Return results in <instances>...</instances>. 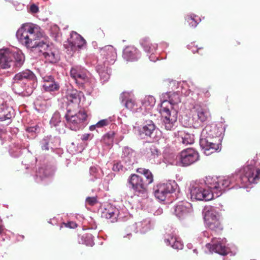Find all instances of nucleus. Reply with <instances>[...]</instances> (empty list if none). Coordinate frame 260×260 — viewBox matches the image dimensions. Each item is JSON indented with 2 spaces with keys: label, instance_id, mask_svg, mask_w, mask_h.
<instances>
[{
  "label": "nucleus",
  "instance_id": "obj_38",
  "mask_svg": "<svg viewBox=\"0 0 260 260\" xmlns=\"http://www.w3.org/2000/svg\"><path fill=\"white\" fill-rule=\"evenodd\" d=\"M101 170L95 167H91L89 169V174L91 176L90 180L93 181L95 179L100 178L101 177Z\"/></svg>",
  "mask_w": 260,
  "mask_h": 260
},
{
  "label": "nucleus",
  "instance_id": "obj_1",
  "mask_svg": "<svg viewBox=\"0 0 260 260\" xmlns=\"http://www.w3.org/2000/svg\"><path fill=\"white\" fill-rule=\"evenodd\" d=\"M206 177L205 185L198 181H192L188 188L192 201H210L214 197L217 198L222 194L229 186L233 179L237 183H241L240 187L245 188L251 183H256L260 179V169L252 163L241 168L233 177Z\"/></svg>",
  "mask_w": 260,
  "mask_h": 260
},
{
  "label": "nucleus",
  "instance_id": "obj_52",
  "mask_svg": "<svg viewBox=\"0 0 260 260\" xmlns=\"http://www.w3.org/2000/svg\"><path fill=\"white\" fill-rule=\"evenodd\" d=\"M96 128H98V127H96V124H95L91 125L89 127V129L92 131L95 129Z\"/></svg>",
  "mask_w": 260,
  "mask_h": 260
},
{
  "label": "nucleus",
  "instance_id": "obj_9",
  "mask_svg": "<svg viewBox=\"0 0 260 260\" xmlns=\"http://www.w3.org/2000/svg\"><path fill=\"white\" fill-rule=\"evenodd\" d=\"M147 185L141 177L135 174H132L127 179V186L138 196H145Z\"/></svg>",
  "mask_w": 260,
  "mask_h": 260
},
{
  "label": "nucleus",
  "instance_id": "obj_43",
  "mask_svg": "<svg viewBox=\"0 0 260 260\" xmlns=\"http://www.w3.org/2000/svg\"><path fill=\"white\" fill-rule=\"evenodd\" d=\"M112 169L114 171H119L120 170L123 171V170H126L125 168V165L121 162V161L114 164Z\"/></svg>",
  "mask_w": 260,
  "mask_h": 260
},
{
  "label": "nucleus",
  "instance_id": "obj_40",
  "mask_svg": "<svg viewBox=\"0 0 260 260\" xmlns=\"http://www.w3.org/2000/svg\"><path fill=\"white\" fill-rule=\"evenodd\" d=\"M197 16L194 15V14H191L188 15L187 17L186 18V20L188 22L189 25L191 27H196L198 22H197Z\"/></svg>",
  "mask_w": 260,
  "mask_h": 260
},
{
  "label": "nucleus",
  "instance_id": "obj_36",
  "mask_svg": "<svg viewBox=\"0 0 260 260\" xmlns=\"http://www.w3.org/2000/svg\"><path fill=\"white\" fill-rule=\"evenodd\" d=\"M78 242L80 244L92 246L94 244L93 236L91 234H85L79 236Z\"/></svg>",
  "mask_w": 260,
  "mask_h": 260
},
{
  "label": "nucleus",
  "instance_id": "obj_44",
  "mask_svg": "<svg viewBox=\"0 0 260 260\" xmlns=\"http://www.w3.org/2000/svg\"><path fill=\"white\" fill-rule=\"evenodd\" d=\"M10 155L14 157H18L21 154V150L19 148L11 149L9 151Z\"/></svg>",
  "mask_w": 260,
  "mask_h": 260
},
{
  "label": "nucleus",
  "instance_id": "obj_2",
  "mask_svg": "<svg viewBox=\"0 0 260 260\" xmlns=\"http://www.w3.org/2000/svg\"><path fill=\"white\" fill-rule=\"evenodd\" d=\"M16 36L18 41L27 48H31L36 52L42 54L45 61L55 63L59 60L58 50L43 40L40 28L32 23H25L22 25L16 32Z\"/></svg>",
  "mask_w": 260,
  "mask_h": 260
},
{
  "label": "nucleus",
  "instance_id": "obj_12",
  "mask_svg": "<svg viewBox=\"0 0 260 260\" xmlns=\"http://www.w3.org/2000/svg\"><path fill=\"white\" fill-rule=\"evenodd\" d=\"M40 74L43 81V89L47 92H54L60 88L59 83L50 74H47L44 70L40 71Z\"/></svg>",
  "mask_w": 260,
  "mask_h": 260
},
{
  "label": "nucleus",
  "instance_id": "obj_19",
  "mask_svg": "<svg viewBox=\"0 0 260 260\" xmlns=\"http://www.w3.org/2000/svg\"><path fill=\"white\" fill-rule=\"evenodd\" d=\"M134 153L133 150L128 147H124L122 149L121 162L125 165L126 170L131 169L135 163V159Z\"/></svg>",
  "mask_w": 260,
  "mask_h": 260
},
{
  "label": "nucleus",
  "instance_id": "obj_24",
  "mask_svg": "<svg viewBox=\"0 0 260 260\" xmlns=\"http://www.w3.org/2000/svg\"><path fill=\"white\" fill-rule=\"evenodd\" d=\"M82 96H83L82 92L73 88L72 86H69L66 90L65 97L69 103L78 105Z\"/></svg>",
  "mask_w": 260,
  "mask_h": 260
},
{
  "label": "nucleus",
  "instance_id": "obj_49",
  "mask_svg": "<svg viewBox=\"0 0 260 260\" xmlns=\"http://www.w3.org/2000/svg\"><path fill=\"white\" fill-rule=\"evenodd\" d=\"M91 135L89 134H85L83 135L81 137V139L82 141H87L90 139Z\"/></svg>",
  "mask_w": 260,
  "mask_h": 260
},
{
  "label": "nucleus",
  "instance_id": "obj_22",
  "mask_svg": "<svg viewBox=\"0 0 260 260\" xmlns=\"http://www.w3.org/2000/svg\"><path fill=\"white\" fill-rule=\"evenodd\" d=\"M192 211L191 205L187 202H181L174 208V213L179 218H183Z\"/></svg>",
  "mask_w": 260,
  "mask_h": 260
},
{
  "label": "nucleus",
  "instance_id": "obj_50",
  "mask_svg": "<svg viewBox=\"0 0 260 260\" xmlns=\"http://www.w3.org/2000/svg\"><path fill=\"white\" fill-rule=\"evenodd\" d=\"M65 225L66 226L70 228H74L76 225V223L73 222H69L67 223H65Z\"/></svg>",
  "mask_w": 260,
  "mask_h": 260
},
{
  "label": "nucleus",
  "instance_id": "obj_11",
  "mask_svg": "<svg viewBox=\"0 0 260 260\" xmlns=\"http://www.w3.org/2000/svg\"><path fill=\"white\" fill-rule=\"evenodd\" d=\"M177 188L175 181L157 185L154 188V194L156 199L164 201L168 194L173 193Z\"/></svg>",
  "mask_w": 260,
  "mask_h": 260
},
{
  "label": "nucleus",
  "instance_id": "obj_32",
  "mask_svg": "<svg viewBox=\"0 0 260 260\" xmlns=\"http://www.w3.org/2000/svg\"><path fill=\"white\" fill-rule=\"evenodd\" d=\"M54 173V169L52 167L43 166L40 167L36 173V176L42 180L44 178L52 176Z\"/></svg>",
  "mask_w": 260,
  "mask_h": 260
},
{
  "label": "nucleus",
  "instance_id": "obj_3",
  "mask_svg": "<svg viewBox=\"0 0 260 260\" xmlns=\"http://www.w3.org/2000/svg\"><path fill=\"white\" fill-rule=\"evenodd\" d=\"M38 85L35 74L29 70H25L16 74L13 78L12 89L17 94L29 95Z\"/></svg>",
  "mask_w": 260,
  "mask_h": 260
},
{
  "label": "nucleus",
  "instance_id": "obj_26",
  "mask_svg": "<svg viewBox=\"0 0 260 260\" xmlns=\"http://www.w3.org/2000/svg\"><path fill=\"white\" fill-rule=\"evenodd\" d=\"M108 66L99 62L96 67V70L99 73L102 82L107 81L110 78L111 71Z\"/></svg>",
  "mask_w": 260,
  "mask_h": 260
},
{
  "label": "nucleus",
  "instance_id": "obj_30",
  "mask_svg": "<svg viewBox=\"0 0 260 260\" xmlns=\"http://www.w3.org/2000/svg\"><path fill=\"white\" fill-rule=\"evenodd\" d=\"M14 116V111L12 107L2 106L0 107V121L10 120Z\"/></svg>",
  "mask_w": 260,
  "mask_h": 260
},
{
  "label": "nucleus",
  "instance_id": "obj_29",
  "mask_svg": "<svg viewBox=\"0 0 260 260\" xmlns=\"http://www.w3.org/2000/svg\"><path fill=\"white\" fill-rule=\"evenodd\" d=\"M118 212L117 209L109 205L102 212V216L111 219V221L114 222L117 220Z\"/></svg>",
  "mask_w": 260,
  "mask_h": 260
},
{
  "label": "nucleus",
  "instance_id": "obj_31",
  "mask_svg": "<svg viewBox=\"0 0 260 260\" xmlns=\"http://www.w3.org/2000/svg\"><path fill=\"white\" fill-rule=\"evenodd\" d=\"M178 140L184 145L192 144L194 142V136L185 131H181L178 132Z\"/></svg>",
  "mask_w": 260,
  "mask_h": 260
},
{
  "label": "nucleus",
  "instance_id": "obj_4",
  "mask_svg": "<svg viewBox=\"0 0 260 260\" xmlns=\"http://www.w3.org/2000/svg\"><path fill=\"white\" fill-rule=\"evenodd\" d=\"M216 125H208L203 129L200 139V145L206 155L220 151L221 144L218 142L220 135Z\"/></svg>",
  "mask_w": 260,
  "mask_h": 260
},
{
  "label": "nucleus",
  "instance_id": "obj_33",
  "mask_svg": "<svg viewBox=\"0 0 260 260\" xmlns=\"http://www.w3.org/2000/svg\"><path fill=\"white\" fill-rule=\"evenodd\" d=\"M165 96H167L169 99V103L168 105L170 108V110L173 109V106H174L181 102L179 94L178 92H173L171 93H165Z\"/></svg>",
  "mask_w": 260,
  "mask_h": 260
},
{
  "label": "nucleus",
  "instance_id": "obj_15",
  "mask_svg": "<svg viewBox=\"0 0 260 260\" xmlns=\"http://www.w3.org/2000/svg\"><path fill=\"white\" fill-rule=\"evenodd\" d=\"M183 166H188L199 159V154L192 148H187L182 150L179 158Z\"/></svg>",
  "mask_w": 260,
  "mask_h": 260
},
{
  "label": "nucleus",
  "instance_id": "obj_7",
  "mask_svg": "<svg viewBox=\"0 0 260 260\" xmlns=\"http://www.w3.org/2000/svg\"><path fill=\"white\" fill-rule=\"evenodd\" d=\"M64 117L67 120V125L71 129L76 131L83 127V122L86 119L87 114L84 111H80L73 114L70 110H68Z\"/></svg>",
  "mask_w": 260,
  "mask_h": 260
},
{
  "label": "nucleus",
  "instance_id": "obj_37",
  "mask_svg": "<svg viewBox=\"0 0 260 260\" xmlns=\"http://www.w3.org/2000/svg\"><path fill=\"white\" fill-rule=\"evenodd\" d=\"M155 103V98L151 95L146 96L141 101V104L145 109H149L153 107Z\"/></svg>",
  "mask_w": 260,
  "mask_h": 260
},
{
  "label": "nucleus",
  "instance_id": "obj_41",
  "mask_svg": "<svg viewBox=\"0 0 260 260\" xmlns=\"http://www.w3.org/2000/svg\"><path fill=\"white\" fill-rule=\"evenodd\" d=\"M149 212L155 216L159 215L162 213V209L157 205H153L149 209Z\"/></svg>",
  "mask_w": 260,
  "mask_h": 260
},
{
  "label": "nucleus",
  "instance_id": "obj_55",
  "mask_svg": "<svg viewBox=\"0 0 260 260\" xmlns=\"http://www.w3.org/2000/svg\"><path fill=\"white\" fill-rule=\"evenodd\" d=\"M127 235L128 236H129L130 235H131V233H129V234H127Z\"/></svg>",
  "mask_w": 260,
  "mask_h": 260
},
{
  "label": "nucleus",
  "instance_id": "obj_6",
  "mask_svg": "<svg viewBox=\"0 0 260 260\" xmlns=\"http://www.w3.org/2000/svg\"><path fill=\"white\" fill-rule=\"evenodd\" d=\"M24 60V55L20 51L11 52L8 49L0 50L1 68L6 69L12 66L20 68L23 65Z\"/></svg>",
  "mask_w": 260,
  "mask_h": 260
},
{
  "label": "nucleus",
  "instance_id": "obj_48",
  "mask_svg": "<svg viewBox=\"0 0 260 260\" xmlns=\"http://www.w3.org/2000/svg\"><path fill=\"white\" fill-rule=\"evenodd\" d=\"M38 7L35 4L30 6V10L33 13H36L38 11Z\"/></svg>",
  "mask_w": 260,
  "mask_h": 260
},
{
  "label": "nucleus",
  "instance_id": "obj_34",
  "mask_svg": "<svg viewBox=\"0 0 260 260\" xmlns=\"http://www.w3.org/2000/svg\"><path fill=\"white\" fill-rule=\"evenodd\" d=\"M137 172L143 175L145 177V180L144 181L145 183L148 185L153 182V176L149 170L145 168H140L137 169Z\"/></svg>",
  "mask_w": 260,
  "mask_h": 260
},
{
  "label": "nucleus",
  "instance_id": "obj_23",
  "mask_svg": "<svg viewBox=\"0 0 260 260\" xmlns=\"http://www.w3.org/2000/svg\"><path fill=\"white\" fill-rule=\"evenodd\" d=\"M60 141L58 137L47 136L41 141L42 150H48L50 148L53 149L60 145Z\"/></svg>",
  "mask_w": 260,
  "mask_h": 260
},
{
  "label": "nucleus",
  "instance_id": "obj_8",
  "mask_svg": "<svg viewBox=\"0 0 260 260\" xmlns=\"http://www.w3.org/2000/svg\"><path fill=\"white\" fill-rule=\"evenodd\" d=\"M204 220L206 226L215 233H219L223 230L219 220V215L213 210L206 211Z\"/></svg>",
  "mask_w": 260,
  "mask_h": 260
},
{
  "label": "nucleus",
  "instance_id": "obj_5",
  "mask_svg": "<svg viewBox=\"0 0 260 260\" xmlns=\"http://www.w3.org/2000/svg\"><path fill=\"white\" fill-rule=\"evenodd\" d=\"M165 93L162 94L160 96L161 105L160 112L162 115V126L167 131H172L176 126L175 124L177 119V112L174 110H170L168 105L169 99Z\"/></svg>",
  "mask_w": 260,
  "mask_h": 260
},
{
  "label": "nucleus",
  "instance_id": "obj_16",
  "mask_svg": "<svg viewBox=\"0 0 260 260\" xmlns=\"http://www.w3.org/2000/svg\"><path fill=\"white\" fill-rule=\"evenodd\" d=\"M134 129L138 131L139 135L142 138H153L157 131L155 124L151 120H146L142 127L135 126Z\"/></svg>",
  "mask_w": 260,
  "mask_h": 260
},
{
  "label": "nucleus",
  "instance_id": "obj_27",
  "mask_svg": "<svg viewBox=\"0 0 260 260\" xmlns=\"http://www.w3.org/2000/svg\"><path fill=\"white\" fill-rule=\"evenodd\" d=\"M193 109L195 112L194 118H196L197 116L198 120L202 122L205 121L209 116L208 110L200 105H194Z\"/></svg>",
  "mask_w": 260,
  "mask_h": 260
},
{
  "label": "nucleus",
  "instance_id": "obj_13",
  "mask_svg": "<svg viewBox=\"0 0 260 260\" xmlns=\"http://www.w3.org/2000/svg\"><path fill=\"white\" fill-rule=\"evenodd\" d=\"M226 240L225 239L214 238L211 242L206 245V247L211 252H214L220 255H225L229 253L230 249L225 246Z\"/></svg>",
  "mask_w": 260,
  "mask_h": 260
},
{
  "label": "nucleus",
  "instance_id": "obj_57",
  "mask_svg": "<svg viewBox=\"0 0 260 260\" xmlns=\"http://www.w3.org/2000/svg\"><path fill=\"white\" fill-rule=\"evenodd\" d=\"M192 52H193V53H195V51H194V50H192Z\"/></svg>",
  "mask_w": 260,
  "mask_h": 260
},
{
  "label": "nucleus",
  "instance_id": "obj_28",
  "mask_svg": "<svg viewBox=\"0 0 260 260\" xmlns=\"http://www.w3.org/2000/svg\"><path fill=\"white\" fill-rule=\"evenodd\" d=\"M164 241L166 245H170L174 249H182L183 248V245L182 243L173 235H166Z\"/></svg>",
  "mask_w": 260,
  "mask_h": 260
},
{
  "label": "nucleus",
  "instance_id": "obj_17",
  "mask_svg": "<svg viewBox=\"0 0 260 260\" xmlns=\"http://www.w3.org/2000/svg\"><path fill=\"white\" fill-rule=\"evenodd\" d=\"M145 157L151 164H160L162 160L161 151L154 145H150L146 148Z\"/></svg>",
  "mask_w": 260,
  "mask_h": 260
},
{
  "label": "nucleus",
  "instance_id": "obj_20",
  "mask_svg": "<svg viewBox=\"0 0 260 260\" xmlns=\"http://www.w3.org/2000/svg\"><path fill=\"white\" fill-rule=\"evenodd\" d=\"M151 226V220L149 218H147L129 226L127 228V231H133L136 233L138 232L141 233H145L149 230Z\"/></svg>",
  "mask_w": 260,
  "mask_h": 260
},
{
  "label": "nucleus",
  "instance_id": "obj_35",
  "mask_svg": "<svg viewBox=\"0 0 260 260\" xmlns=\"http://www.w3.org/2000/svg\"><path fill=\"white\" fill-rule=\"evenodd\" d=\"M141 44L145 51L148 53L153 54L157 46L156 44L150 43L148 39H144L141 42Z\"/></svg>",
  "mask_w": 260,
  "mask_h": 260
},
{
  "label": "nucleus",
  "instance_id": "obj_10",
  "mask_svg": "<svg viewBox=\"0 0 260 260\" xmlns=\"http://www.w3.org/2000/svg\"><path fill=\"white\" fill-rule=\"evenodd\" d=\"M70 74L79 87L83 88L85 84L89 82V79L87 75V71L81 66H73L70 70Z\"/></svg>",
  "mask_w": 260,
  "mask_h": 260
},
{
  "label": "nucleus",
  "instance_id": "obj_42",
  "mask_svg": "<svg viewBox=\"0 0 260 260\" xmlns=\"http://www.w3.org/2000/svg\"><path fill=\"white\" fill-rule=\"evenodd\" d=\"M114 136V133L113 132H110L104 136L103 140L106 143H112L113 141Z\"/></svg>",
  "mask_w": 260,
  "mask_h": 260
},
{
  "label": "nucleus",
  "instance_id": "obj_18",
  "mask_svg": "<svg viewBox=\"0 0 260 260\" xmlns=\"http://www.w3.org/2000/svg\"><path fill=\"white\" fill-rule=\"evenodd\" d=\"M85 44V40L80 35L72 31L71 34V38L69 40L68 51H69L70 48L71 51L75 52L78 49L83 48Z\"/></svg>",
  "mask_w": 260,
  "mask_h": 260
},
{
  "label": "nucleus",
  "instance_id": "obj_39",
  "mask_svg": "<svg viewBox=\"0 0 260 260\" xmlns=\"http://www.w3.org/2000/svg\"><path fill=\"white\" fill-rule=\"evenodd\" d=\"M60 123V115L58 112L54 113L50 121V123L51 126L56 127L57 126L59 125Z\"/></svg>",
  "mask_w": 260,
  "mask_h": 260
},
{
  "label": "nucleus",
  "instance_id": "obj_46",
  "mask_svg": "<svg viewBox=\"0 0 260 260\" xmlns=\"http://www.w3.org/2000/svg\"><path fill=\"white\" fill-rule=\"evenodd\" d=\"M86 202L90 205L92 206L94 205L97 202V199L95 197H87L86 199Z\"/></svg>",
  "mask_w": 260,
  "mask_h": 260
},
{
  "label": "nucleus",
  "instance_id": "obj_45",
  "mask_svg": "<svg viewBox=\"0 0 260 260\" xmlns=\"http://www.w3.org/2000/svg\"><path fill=\"white\" fill-rule=\"evenodd\" d=\"M110 121H111L109 119H102L96 123V126L98 128H101L109 124Z\"/></svg>",
  "mask_w": 260,
  "mask_h": 260
},
{
  "label": "nucleus",
  "instance_id": "obj_21",
  "mask_svg": "<svg viewBox=\"0 0 260 260\" xmlns=\"http://www.w3.org/2000/svg\"><path fill=\"white\" fill-rule=\"evenodd\" d=\"M128 92H124L121 94L120 99L122 103H124L125 107L133 112H137L139 109L142 108L140 103H136L135 100L129 97Z\"/></svg>",
  "mask_w": 260,
  "mask_h": 260
},
{
  "label": "nucleus",
  "instance_id": "obj_14",
  "mask_svg": "<svg viewBox=\"0 0 260 260\" xmlns=\"http://www.w3.org/2000/svg\"><path fill=\"white\" fill-rule=\"evenodd\" d=\"M101 59L100 63L105 65H111L115 62L117 53L112 46L108 45L100 49Z\"/></svg>",
  "mask_w": 260,
  "mask_h": 260
},
{
  "label": "nucleus",
  "instance_id": "obj_47",
  "mask_svg": "<svg viewBox=\"0 0 260 260\" xmlns=\"http://www.w3.org/2000/svg\"><path fill=\"white\" fill-rule=\"evenodd\" d=\"M26 131L29 133H35L39 130V127L38 125L28 127L26 129Z\"/></svg>",
  "mask_w": 260,
  "mask_h": 260
},
{
  "label": "nucleus",
  "instance_id": "obj_54",
  "mask_svg": "<svg viewBox=\"0 0 260 260\" xmlns=\"http://www.w3.org/2000/svg\"><path fill=\"white\" fill-rule=\"evenodd\" d=\"M203 234L204 235V236H208V233L207 232H203Z\"/></svg>",
  "mask_w": 260,
  "mask_h": 260
},
{
  "label": "nucleus",
  "instance_id": "obj_51",
  "mask_svg": "<svg viewBox=\"0 0 260 260\" xmlns=\"http://www.w3.org/2000/svg\"><path fill=\"white\" fill-rule=\"evenodd\" d=\"M157 59L154 55L152 54L149 56V59L150 61H155Z\"/></svg>",
  "mask_w": 260,
  "mask_h": 260
},
{
  "label": "nucleus",
  "instance_id": "obj_25",
  "mask_svg": "<svg viewBox=\"0 0 260 260\" xmlns=\"http://www.w3.org/2000/svg\"><path fill=\"white\" fill-rule=\"evenodd\" d=\"M140 57V51L134 46H127L123 50V57L126 61H136Z\"/></svg>",
  "mask_w": 260,
  "mask_h": 260
},
{
  "label": "nucleus",
  "instance_id": "obj_53",
  "mask_svg": "<svg viewBox=\"0 0 260 260\" xmlns=\"http://www.w3.org/2000/svg\"><path fill=\"white\" fill-rule=\"evenodd\" d=\"M4 231V226L2 225H1L0 226V235H2Z\"/></svg>",
  "mask_w": 260,
  "mask_h": 260
},
{
  "label": "nucleus",
  "instance_id": "obj_56",
  "mask_svg": "<svg viewBox=\"0 0 260 260\" xmlns=\"http://www.w3.org/2000/svg\"><path fill=\"white\" fill-rule=\"evenodd\" d=\"M196 251H197V250H196V249H194V250H193V251H194V252H196Z\"/></svg>",
  "mask_w": 260,
  "mask_h": 260
}]
</instances>
